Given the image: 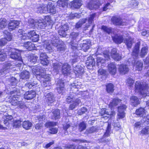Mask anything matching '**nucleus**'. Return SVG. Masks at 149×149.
<instances>
[{"instance_id":"28","label":"nucleus","mask_w":149,"mask_h":149,"mask_svg":"<svg viewBox=\"0 0 149 149\" xmlns=\"http://www.w3.org/2000/svg\"><path fill=\"white\" fill-rule=\"evenodd\" d=\"M86 63L87 66H91L93 67L95 65V63L94 59L92 56L88 57Z\"/></svg>"},{"instance_id":"7","label":"nucleus","mask_w":149,"mask_h":149,"mask_svg":"<svg viewBox=\"0 0 149 149\" xmlns=\"http://www.w3.org/2000/svg\"><path fill=\"white\" fill-rule=\"evenodd\" d=\"M100 5L101 3L98 0H93L88 4L87 7L90 10L96 9L98 8Z\"/></svg>"},{"instance_id":"41","label":"nucleus","mask_w":149,"mask_h":149,"mask_svg":"<svg viewBox=\"0 0 149 149\" xmlns=\"http://www.w3.org/2000/svg\"><path fill=\"white\" fill-rule=\"evenodd\" d=\"M148 52V47H144L142 48L140 53V56L141 57H143L146 55Z\"/></svg>"},{"instance_id":"33","label":"nucleus","mask_w":149,"mask_h":149,"mask_svg":"<svg viewBox=\"0 0 149 149\" xmlns=\"http://www.w3.org/2000/svg\"><path fill=\"white\" fill-rule=\"evenodd\" d=\"M32 126V123L28 120L24 121L22 124L23 127L26 130L30 129Z\"/></svg>"},{"instance_id":"22","label":"nucleus","mask_w":149,"mask_h":149,"mask_svg":"<svg viewBox=\"0 0 149 149\" xmlns=\"http://www.w3.org/2000/svg\"><path fill=\"white\" fill-rule=\"evenodd\" d=\"M147 111L144 108L140 107L137 109L136 111V114L141 117H145L147 113Z\"/></svg>"},{"instance_id":"25","label":"nucleus","mask_w":149,"mask_h":149,"mask_svg":"<svg viewBox=\"0 0 149 149\" xmlns=\"http://www.w3.org/2000/svg\"><path fill=\"white\" fill-rule=\"evenodd\" d=\"M128 49L131 48L133 43V39L131 38L128 37V38H125L124 40V42Z\"/></svg>"},{"instance_id":"47","label":"nucleus","mask_w":149,"mask_h":149,"mask_svg":"<svg viewBox=\"0 0 149 149\" xmlns=\"http://www.w3.org/2000/svg\"><path fill=\"white\" fill-rule=\"evenodd\" d=\"M38 26L41 29L44 28L46 26V24L43 20H39L38 21Z\"/></svg>"},{"instance_id":"21","label":"nucleus","mask_w":149,"mask_h":149,"mask_svg":"<svg viewBox=\"0 0 149 149\" xmlns=\"http://www.w3.org/2000/svg\"><path fill=\"white\" fill-rule=\"evenodd\" d=\"M112 38L113 41L117 44H120L124 42V38L122 35H116L114 36H112Z\"/></svg>"},{"instance_id":"6","label":"nucleus","mask_w":149,"mask_h":149,"mask_svg":"<svg viewBox=\"0 0 149 149\" xmlns=\"http://www.w3.org/2000/svg\"><path fill=\"white\" fill-rule=\"evenodd\" d=\"M69 29V27L67 24H64L63 25H61L59 27L58 33L59 35L62 37H65L66 35V31Z\"/></svg>"},{"instance_id":"14","label":"nucleus","mask_w":149,"mask_h":149,"mask_svg":"<svg viewBox=\"0 0 149 149\" xmlns=\"http://www.w3.org/2000/svg\"><path fill=\"white\" fill-rule=\"evenodd\" d=\"M18 21L15 20H11L8 24V28L10 31L15 29L19 25Z\"/></svg>"},{"instance_id":"43","label":"nucleus","mask_w":149,"mask_h":149,"mask_svg":"<svg viewBox=\"0 0 149 149\" xmlns=\"http://www.w3.org/2000/svg\"><path fill=\"white\" fill-rule=\"evenodd\" d=\"M71 88L72 91H74V93L76 92V91H78V89L80 88V84L76 83H74L71 85Z\"/></svg>"},{"instance_id":"24","label":"nucleus","mask_w":149,"mask_h":149,"mask_svg":"<svg viewBox=\"0 0 149 149\" xmlns=\"http://www.w3.org/2000/svg\"><path fill=\"white\" fill-rule=\"evenodd\" d=\"M109 73L112 74H114L116 71V68L115 64L112 63L109 64L108 66Z\"/></svg>"},{"instance_id":"8","label":"nucleus","mask_w":149,"mask_h":149,"mask_svg":"<svg viewBox=\"0 0 149 149\" xmlns=\"http://www.w3.org/2000/svg\"><path fill=\"white\" fill-rule=\"evenodd\" d=\"M111 21L113 24L116 25H125L127 23L125 22V20H123L121 18L117 17H114L111 19Z\"/></svg>"},{"instance_id":"19","label":"nucleus","mask_w":149,"mask_h":149,"mask_svg":"<svg viewBox=\"0 0 149 149\" xmlns=\"http://www.w3.org/2000/svg\"><path fill=\"white\" fill-rule=\"evenodd\" d=\"M118 71L120 74H124L128 72L129 68L127 65L122 64L119 66Z\"/></svg>"},{"instance_id":"44","label":"nucleus","mask_w":149,"mask_h":149,"mask_svg":"<svg viewBox=\"0 0 149 149\" xmlns=\"http://www.w3.org/2000/svg\"><path fill=\"white\" fill-rule=\"evenodd\" d=\"M71 43L72 44L71 48L72 49L80 50L82 48L80 46V44L78 45L77 43H74L72 41H71Z\"/></svg>"},{"instance_id":"27","label":"nucleus","mask_w":149,"mask_h":149,"mask_svg":"<svg viewBox=\"0 0 149 149\" xmlns=\"http://www.w3.org/2000/svg\"><path fill=\"white\" fill-rule=\"evenodd\" d=\"M81 0H75L73 1L71 4V7L75 8H79L81 6Z\"/></svg>"},{"instance_id":"52","label":"nucleus","mask_w":149,"mask_h":149,"mask_svg":"<svg viewBox=\"0 0 149 149\" xmlns=\"http://www.w3.org/2000/svg\"><path fill=\"white\" fill-rule=\"evenodd\" d=\"M79 35V33L78 32H72L70 34V37L73 41L78 38Z\"/></svg>"},{"instance_id":"20","label":"nucleus","mask_w":149,"mask_h":149,"mask_svg":"<svg viewBox=\"0 0 149 149\" xmlns=\"http://www.w3.org/2000/svg\"><path fill=\"white\" fill-rule=\"evenodd\" d=\"M49 116L53 119H56L60 117V112L58 109H54L53 110L52 112L50 113Z\"/></svg>"},{"instance_id":"61","label":"nucleus","mask_w":149,"mask_h":149,"mask_svg":"<svg viewBox=\"0 0 149 149\" xmlns=\"http://www.w3.org/2000/svg\"><path fill=\"white\" fill-rule=\"evenodd\" d=\"M56 125V123L51 122H47L45 125V126L47 127L54 126Z\"/></svg>"},{"instance_id":"42","label":"nucleus","mask_w":149,"mask_h":149,"mask_svg":"<svg viewBox=\"0 0 149 149\" xmlns=\"http://www.w3.org/2000/svg\"><path fill=\"white\" fill-rule=\"evenodd\" d=\"M7 22L6 19L4 18L0 20V29H2L6 26L7 24Z\"/></svg>"},{"instance_id":"57","label":"nucleus","mask_w":149,"mask_h":149,"mask_svg":"<svg viewBox=\"0 0 149 149\" xmlns=\"http://www.w3.org/2000/svg\"><path fill=\"white\" fill-rule=\"evenodd\" d=\"M97 130V129L95 127H92L88 128L86 130V132L88 133H92L96 132Z\"/></svg>"},{"instance_id":"2","label":"nucleus","mask_w":149,"mask_h":149,"mask_svg":"<svg viewBox=\"0 0 149 149\" xmlns=\"http://www.w3.org/2000/svg\"><path fill=\"white\" fill-rule=\"evenodd\" d=\"M136 91L139 92L143 96H149V91H148V85L145 82L138 81L135 83Z\"/></svg>"},{"instance_id":"55","label":"nucleus","mask_w":149,"mask_h":149,"mask_svg":"<svg viewBox=\"0 0 149 149\" xmlns=\"http://www.w3.org/2000/svg\"><path fill=\"white\" fill-rule=\"evenodd\" d=\"M31 62L35 63L37 61L38 57L35 54H31L30 56Z\"/></svg>"},{"instance_id":"26","label":"nucleus","mask_w":149,"mask_h":149,"mask_svg":"<svg viewBox=\"0 0 149 149\" xmlns=\"http://www.w3.org/2000/svg\"><path fill=\"white\" fill-rule=\"evenodd\" d=\"M47 7L48 9L47 12H48L54 14L56 13V9L54 5H52L51 2H49L47 5Z\"/></svg>"},{"instance_id":"30","label":"nucleus","mask_w":149,"mask_h":149,"mask_svg":"<svg viewBox=\"0 0 149 149\" xmlns=\"http://www.w3.org/2000/svg\"><path fill=\"white\" fill-rule=\"evenodd\" d=\"M30 75V73L29 72L25 71L22 72L20 73L19 76L21 79L27 80L29 79Z\"/></svg>"},{"instance_id":"64","label":"nucleus","mask_w":149,"mask_h":149,"mask_svg":"<svg viewBox=\"0 0 149 149\" xmlns=\"http://www.w3.org/2000/svg\"><path fill=\"white\" fill-rule=\"evenodd\" d=\"M58 3L60 5V6L63 7H65L67 5V3L64 0H59L58 1Z\"/></svg>"},{"instance_id":"23","label":"nucleus","mask_w":149,"mask_h":149,"mask_svg":"<svg viewBox=\"0 0 149 149\" xmlns=\"http://www.w3.org/2000/svg\"><path fill=\"white\" fill-rule=\"evenodd\" d=\"M101 116L103 117H109L110 115L115 114V112L114 111L112 112H109L107 111V109L105 108L102 109L100 112Z\"/></svg>"},{"instance_id":"59","label":"nucleus","mask_w":149,"mask_h":149,"mask_svg":"<svg viewBox=\"0 0 149 149\" xmlns=\"http://www.w3.org/2000/svg\"><path fill=\"white\" fill-rule=\"evenodd\" d=\"M79 60V57L77 56H74L72 57V58L71 60V62L72 63L73 66L74 65V63L77 62Z\"/></svg>"},{"instance_id":"45","label":"nucleus","mask_w":149,"mask_h":149,"mask_svg":"<svg viewBox=\"0 0 149 149\" xmlns=\"http://www.w3.org/2000/svg\"><path fill=\"white\" fill-rule=\"evenodd\" d=\"M97 66L99 68V67H101L102 68V64L105 62V60L103 59L102 58L99 57H98L97 58Z\"/></svg>"},{"instance_id":"9","label":"nucleus","mask_w":149,"mask_h":149,"mask_svg":"<svg viewBox=\"0 0 149 149\" xmlns=\"http://www.w3.org/2000/svg\"><path fill=\"white\" fill-rule=\"evenodd\" d=\"M71 70L70 66L67 63H64L62 66V72L64 76L70 74Z\"/></svg>"},{"instance_id":"58","label":"nucleus","mask_w":149,"mask_h":149,"mask_svg":"<svg viewBox=\"0 0 149 149\" xmlns=\"http://www.w3.org/2000/svg\"><path fill=\"white\" fill-rule=\"evenodd\" d=\"M21 125V121L20 120H15L13 123L14 127L17 128L20 126Z\"/></svg>"},{"instance_id":"53","label":"nucleus","mask_w":149,"mask_h":149,"mask_svg":"<svg viewBox=\"0 0 149 149\" xmlns=\"http://www.w3.org/2000/svg\"><path fill=\"white\" fill-rule=\"evenodd\" d=\"M111 125L108 124L107 127L106 132L104 135L103 136L104 137H107L110 135V131L111 130Z\"/></svg>"},{"instance_id":"46","label":"nucleus","mask_w":149,"mask_h":149,"mask_svg":"<svg viewBox=\"0 0 149 149\" xmlns=\"http://www.w3.org/2000/svg\"><path fill=\"white\" fill-rule=\"evenodd\" d=\"M102 29L105 32L108 34L111 33L113 29H111L110 27H108L104 26H102Z\"/></svg>"},{"instance_id":"51","label":"nucleus","mask_w":149,"mask_h":149,"mask_svg":"<svg viewBox=\"0 0 149 149\" xmlns=\"http://www.w3.org/2000/svg\"><path fill=\"white\" fill-rule=\"evenodd\" d=\"M138 3L135 0H132L129 2V5L130 7L134 8L138 6Z\"/></svg>"},{"instance_id":"36","label":"nucleus","mask_w":149,"mask_h":149,"mask_svg":"<svg viewBox=\"0 0 149 149\" xmlns=\"http://www.w3.org/2000/svg\"><path fill=\"white\" fill-rule=\"evenodd\" d=\"M120 101L121 100L120 99H114L113 100L112 102L110 103L109 106L111 109L113 108L114 107L116 106Z\"/></svg>"},{"instance_id":"50","label":"nucleus","mask_w":149,"mask_h":149,"mask_svg":"<svg viewBox=\"0 0 149 149\" xmlns=\"http://www.w3.org/2000/svg\"><path fill=\"white\" fill-rule=\"evenodd\" d=\"M134 81L131 78H129L127 80V84L130 88L133 87Z\"/></svg>"},{"instance_id":"56","label":"nucleus","mask_w":149,"mask_h":149,"mask_svg":"<svg viewBox=\"0 0 149 149\" xmlns=\"http://www.w3.org/2000/svg\"><path fill=\"white\" fill-rule=\"evenodd\" d=\"M53 68L54 69L56 70V71H58L60 69L61 65L58 63L56 62L53 63L52 64Z\"/></svg>"},{"instance_id":"5","label":"nucleus","mask_w":149,"mask_h":149,"mask_svg":"<svg viewBox=\"0 0 149 149\" xmlns=\"http://www.w3.org/2000/svg\"><path fill=\"white\" fill-rule=\"evenodd\" d=\"M141 43L139 42H137L135 45L132 51V58H130L128 60V61L130 62L131 61V59L133 58L134 60L132 61L131 62L132 63H135L136 61V59L138 56V53L139 52V47L140 46Z\"/></svg>"},{"instance_id":"16","label":"nucleus","mask_w":149,"mask_h":149,"mask_svg":"<svg viewBox=\"0 0 149 149\" xmlns=\"http://www.w3.org/2000/svg\"><path fill=\"white\" fill-rule=\"evenodd\" d=\"M36 67L33 68L32 70V72L34 74L41 75L42 78H43L44 79H45V80L44 81H49L50 79V75L48 74H42V73H41V74H40V72L39 71H38V70L36 69Z\"/></svg>"},{"instance_id":"12","label":"nucleus","mask_w":149,"mask_h":149,"mask_svg":"<svg viewBox=\"0 0 149 149\" xmlns=\"http://www.w3.org/2000/svg\"><path fill=\"white\" fill-rule=\"evenodd\" d=\"M126 105L122 104L118 107V118L120 119L124 118L125 116L124 110L126 108Z\"/></svg>"},{"instance_id":"49","label":"nucleus","mask_w":149,"mask_h":149,"mask_svg":"<svg viewBox=\"0 0 149 149\" xmlns=\"http://www.w3.org/2000/svg\"><path fill=\"white\" fill-rule=\"evenodd\" d=\"M6 57V55L3 50H0V61H3L5 60Z\"/></svg>"},{"instance_id":"39","label":"nucleus","mask_w":149,"mask_h":149,"mask_svg":"<svg viewBox=\"0 0 149 149\" xmlns=\"http://www.w3.org/2000/svg\"><path fill=\"white\" fill-rule=\"evenodd\" d=\"M86 127V124L84 122L80 123L78 125V129L80 132L85 130Z\"/></svg>"},{"instance_id":"11","label":"nucleus","mask_w":149,"mask_h":149,"mask_svg":"<svg viewBox=\"0 0 149 149\" xmlns=\"http://www.w3.org/2000/svg\"><path fill=\"white\" fill-rule=\"evenodd\" d=\"M111 55L112 58L116 61H119L122 58L121 54L117 52V50L115 48L112 49Z\"/></svg>"},{"instance_id":"34","label":"nucleus","mask_w":149,"mask_h":149,"mask_svg":"<svg viewBox=\"0 0 149 149\" xmlns=\"http://www.w3.org/2000/svg\"><path fill=\"white\" fill-rule=\"evenodd\" d=\"M3 33L4 37L3 38H5L7 42L10 41L12 38L11 34L6 30L4 31Z\"/></svg>"},{"instance_id":"13","label":"nucleus","mask_w":149,"mask_h":149,"mask_svg":"<svg viewBox=\"0 0 149 149\" xmlns=\"http://www.w3.org/2000/svg\"><path fill=\"white\" fill-rule=\"evenodd\" d=\"M10 57L12 59L19 61H21L22 60L20 54L19 52V51L15 49L12 50L11 53L10 55Z\"/></svg>"},{"instance_id":"37","label":"nucleus","mask_w":149,"mask_h":149,"mask_svg":"<svg viewBox=\"0 0 149 149\" xmlns=\"http://www.w3.org/2000/svg\"><path fill=\"white\" fill-rule=\"evenodd\" d=\"M114 85L111 83L107 84L106 85V90L107 93H111L114 91Z\"/></svg>"},{"instance_id":"38","label":"nucleus","mask_w":149,"mask_h":149,"mask_svg":"<svg viewBox=\"0 0 149 149\" xmlns=\"http://www.w3.org/2000/svg\"><path fill=\"white\" fill-rule=\"evenodd\" d=\"M80 102L81 101L79 99H77L74 101L73 103L70 105L69 109L71 110H73L78 105Z\"/></svg>"},{"instance_id":"4","label":"nucleus","mask_w":149,"mask_h":149,"mask_svg":"<svg viewBox=\"0 0 149 149\" xmlns=\"http://www.w3.org/2000/svg\"><path fill=\"white\" fill-rule=\"evenodd\" d=\"M73 70L76 77L82 78L84 73V70L83 67L80 65H73Z\"/></svg>"},{"instance_id":"62","label":"nucleus","mask_w":149,"mask_h":149,"mask_svg":"<svg viewBox=\"0 0 149 149\" xmlns=\"http://www.w3.org/2000/svg\"><path fill=\"white\" fill-rule=\"evenodd\" d=\"M36 32L34 30L30 31L27 33L29 39H31L32 37H33L35 35H36Z\"/></svg>"},{"instance_id":"1","label":"nucleus","mask_w":149,"mask_h":149,"mask_svg":"<svg viewBox=\"0 0 149 149\" xmlns=\"http://www.w3.org/2000/svg\"><path fill=\"white\" fill-rule=\"evenodd\" d=\"M44 47L47 51L51 52L53 46L57 47L58 51L63 52L65 49L66 46L64 42L61 40L55 38L53 40H45L43 45Z\"/></svg>"},{"instance_id":"3","label":"nucleus","mask_w":149,"mask_h":149,"mask_svg":"<svg viewBox=\"0 0 149 149\" xmlns=\"http://www.w3.org/2000/svg\"><path fill=\"white\" fill-rule=\"evenodd\" d=\"M19 95V93L14 90L10 92L9 97V100L8 101L10 102L12 105L18 106L20 108L21 106L22 102L17 100V98H18Z\"/></svg>"},{"instance_id":"32","label":"nucleus","mask_w":149,"mask_h":149,"mask_svg":"<svg viewBox=\"0 0 149 149\" xmlns=\"http://www.w3.org/2000/svg\"><path fill=\"white\" fill-rule=\"evenodd\" d=\"M139 26L140 28H148L149 25V20L145 19L143 21H140L139 23Z\"/></svg>"},{"instance_id":"15","label":"nucleus","mask_w":149,"mask_h":149,"mask_svg":"<svg viewBox=\"0 0 149 149\" xmlns=\"http://www.w3.org/2000/svg\"><path fill=\"white\" fill-rule=\"evenodd\" d=\"M36 93L34 91L31 90L26 92L24 94V98L27 100H32L36 96Z\"/></svg>"},{"instance_id":"31","label":"nucleus","mask_w":149,"mask_h":149,"mask_svg":"<svg viewBox=\"0 0 149 149\" xmlns=\"http://www.w3.org/2000/svg\"><path fill=\"white\" fill-rule=\"evenodd\" d=\"M47 5H42L37 8V12L40 13H45L47 10Z\"/></svg>"},{"instance_id":"17","label":"nucleus","mask_w":149,"mask_h":149,"mask_svg":"<svg viewBox=\"0 0 149 149\" xmlns=\"http://www.w3.org/2000/svg\"><path fill=\"white\" fill-rule=\"evenodd\" d=\"M82 42V43L80 44V46L84 51L86 52L91 46V42L89 40L87 39L83 40Z\"/></svg>"},{"instance_id":"10","label":"nucleus","mask_w":149,"mask_h":149,"mask_svg":"<svg viewBox=\"0 0 149 149\" xmlns=\"http://www.w3.org/2000/svg\"><path fill=\"white\" fill-rule=\"evenodd\" d=\"M13 62L11 63L8 62L7 63L5 66V68L0 70V75H3L7 72H9V69H12L13 68H15V66L16 65H13Z\"/></svg>"},{"instance_id":"54","label":"nucleus","mask_w":149,"mask_h":149,"mask_svg":"<svg viewBox=\"0 0 149 149\" xmlns=\"http://www.w3.org/2000/svg\"><path fill=\"white\" fill-rule=\"evenodd\" d=\"M42 85L43 87H47V88H45V90L47 89H49L50 88V86H49V81H44L43 80V81L42 83Z\"/></svg>"},{"instance_id":"40","label":"nucleus","mask_w":149,"mask_h":149,"mask_svg":"<svg viewBox=\"0 0 149 149\" xmlns=\"http://www.w3.org/2000/svg\"><path fill=\"white\" fill-rule=\"evenodd\" d=\"M24 45L26 48L29 50L33 49L35 47L34 45L31 42L29 41L25 42Z\"/></svg>"},{"instance_id":"48","label":"nucleus","mask_w":149,"mask_h":149,"mask_svg":"<svg viewBox=\"0 0 149 149\" xmlns=\"http://www.w3.org/2000/svg\"><path fill=\"white\" fill-rule=\"evenodd\" d=\"M36 84V83L34 81H30L26 83L25 84L26 87L29 89H31Z\"/></svg>"},{"instance_id":"29","label":"nucleus","mask_w":149,"mask_h":149,"mask_svg":"<svg viewBox=\"0 0 149 149\" xmlns=\"http://www.w3.org/2000/svg\"><path fill=\"white\" fill-rule=\"evenodd\" d=\"M130 101L132 105L134 107H136L140 104L139 99L136 96H132L130 98Z\"/></svg>"},{"instance_id":"18","label":"nucleus","mask_w":149,"mask_h":149,"mask_svg":"<svg viewBox=\"0 0 149 149\" xmlns=\"http://www.w3.org/2000/svg\"><path fill=\"white\" fill-rule=\"evenodd\" d=\"M64 81L63 80H58L57 81V90L59 93H62L64 90Z\"/></svg>"},{"instance_id":"63","label":"nucleus","mask_w":149,"mask_h":149,"mask_svg":"<svg viewBox=\"0 0 149 149\" xmlns=\"http://www.w3.org/2000/svg\"><path fill=\"white\" fill-rule=\"evenodd\" d=\"M87 109L85 107H82L80 110L78 111V114L79 115H81L85 113L87 111Z\"/></svg>"},{"instance_id":"60","label":"nucleus","mask_w":149,"mask_h":149,"mask_svg":"<svg viewBox=\"0 0 149 149\" xmlns=\"http://www.w3.org/2000/svg\"><path fill=\"white\" fill-rule=\"evenodd\" d=\"M74 100V96L71 94L69 96H68L66 99V101L68 103H70L71 101Z\"/></svg>"},{"instance_id":"35","label":"nucleus","mask_w":149,"mask_h":149,"mask_svg":"<svg viewBox=\"0 0 149 149\" xmlns=\"http://www.w3.org/2000/svg\"><path fill=\"white\" fill-rule=\"evenodd\" d=\"M143 63L140 61H138L134 66V69L139 71L142 70L143 67Z\"/></svg>"}]
</instances>
